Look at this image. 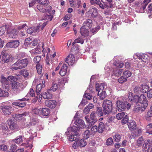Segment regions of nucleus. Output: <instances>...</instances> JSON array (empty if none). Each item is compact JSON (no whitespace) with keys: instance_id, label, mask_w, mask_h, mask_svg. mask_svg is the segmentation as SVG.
Returning <instances> with one entry per match:
<instances>
[{"instance_id":"nucleus-1","label":"nucleus","mask_w":152,"mask_h":152,"mask_svg":"<svg viewBox=\"0 0 152 152\" xmlns=\"http://www.w3.org/2000/svg\"><path fill=\"white\" fill-rule=\"evenodd\" d=\"M30 58H26L19 60L12 66L11 69L12 70L21 69L26 67L31 61Z\"/></svg>"},{"instance_id":"nucleus-2","label":"nucleus","mask_w":152,"mask_h":152,"mask_svg":"<svg viewBox=\"0 0 152 152\" xmlns=\"http://www.w3.org/2000/svg\"><path fill=\"white\" fill-rule=\"evenodd\" d=\"M115 104L118 110L119 111L128 110L131 107V104L129 103L122 100H118L116 102Z\"/></svg>"},{"instance_id":"nucleus-3","label":"nucleus","mask_w":152,"mask_h":152,"mask_svg":"<svg viewBox=\"0 0 152 152\" xmlns=\"http://www.w3.org/2000/svg\"><path fill=\"white\" fill-rule=\"evenodd\" d=\"M113 104L112 102L109 100H104L103 102V111L105 115L110 113L112 110Z\"/></svg>"},{"instance_id":"nucleus-4","label":"nucleus","mask_w":152,"mask_h":152,"mask_svg":"<svg viewBox=\"0 0 152 152\" xmlns=\"http://www.w3.org/2000/svg\"><path fill=\"white\" fill-rule=\"evenodd\" d=\"M138 102L141 104V111H144L148 105V101L145 95L141 94L140 96H138Z\"/></svg>"},{"instance_id":"nucleus-5","label":"nucleus","mask_w":152,"mask_h":152,"mask_svg":"<svg viewBox=\"0 0 152 152\" xmlns=\"http://www.w3.org/2000/svg\"><path fill=\"white\" fill-rule=\"evenodd\" d=\"M7 122L10 129L15 131L19 130V127L16 121L15 120L9 119L7 120Z\"/></svg>"},{"instance_id":"nucleus-6","label":"nucleus","mask_w":152,"mask_h":152,"mask_svg":"<svg viewBox=\"0 0 152 152\" xmlns=\"http://www.w3.org/2000/svg\"><path fill=\"white\" fill-rule=\"evenodd\" d=\"M7 34L10 37L14 39L17 37L18 32L16 29L9 26L7 27Z\"/></svg>"},{"instance_id":"nucleus-7","label":"nucleus","mask_w":152,"mask_h":152,"mask_svg":"<svg viewBox=\"0 0 152 152\" xmlns=\"http://www.w3.org/2000/svg\"><path fill=\"white\" fill-rule=\"evenodd\" d=\"M12 88L14 92L16 94L18 93L22 90V85L18 82H14L12 83Z\"/></svg>"},{"instance_id":"nucleus-8","label":"nucleus","mask_w":152,"mask_h":152,"mask_svg":"<svg viewBox=\"0 0 152 152\" xmlns=\"http://www.w3.org/2000/svg\"><path fill=\"white\" fill-rule=\"evenodd\" d=\"M87 144L86 141L83 139L75 141L72 145V147L74 149L77 148L78 147L80 148L85 147Z\"/></svg>"},{"instance_id":"nucleus-9","label":"nucleus","mask_w":152,"mask_h":152,"mask_svg":"<svg viewBox=\"0 0 152 152\" xmlns=\"http://www.w3.org/2000/svg\"><path fill=\"white\" fill-rule=\"evenodd\" d=\"M1 110L4 115H9L13 112V109L10 105H4L2 107Z\"/></svg>"},{"instance_id":"nucleus-10","label":"nucleus","mask_w":152,"mask_h":152,"mask_svg":"<svg viewBox=\"0 0 152 152\" xmlns=\"http://www.w3.org/2000/svg\"><path fill=\"white\" fill-rule=\"evenodd\" d=\"M152 144L151 141H150V140H146L142 147V152H148Z\"/></svg>"},{"instance_id":"nucleus-11","label":"nucleus","mask_w":152,"mask_h":152,"mask_svg":"<svg viewBox=\"0 0 152 152\" xmlns=\"http://www.w3.org/2000/svg\"><path fill=\"white\" fill-rule=\"evenodd\" d=\"M79 129V127L76 126L69 127L68 128L67 131L65 133L66 134L67 136H68L72 134H75V133L78 131Z\"/></svg>"},{"instance_id":"nucleus-12","label":"nucleus","mask_w":152,"mask_h":152,"mask_svg":"<svg viewBox=\"0 0 152 152\" xmlns=\"http://www.w3.org/2000/svg\"><path fill=\"white\" fill-rule=\"evenodd\" d=\"M65 61L70 66L73 65L75 62V58L72 54H69L65 58Z\"/></svg>"},{"instance_id":"nucleus-13","label":"nucleus","mask_w":152,"mask_h":152,"mask_svg":"<svg viewBox=\"0 0 152 152\" xmlns=\"http://www.w3.org/2000/svg\"><path fill=\"white\" fill-rule=\"evenodd\" d=\"M144 142V139L142 136L139 137L136 141V147H132V149L136 150V148L141 147Z\"/></svg>"},{"instance_id":"nucleus-14","label":"nucleus","mask_w":152,"mask_h":152,"mask_svg":"<svg viewBox=\"0 0 152 152\" xmlns=\"http://www.w3.org/2000/svg\"><path fill=\"white\" fill-rule=\"evenodd\" d=\"M1 54L2 55V61L3 63H5L9 62L11 59V56L5 53L4 52H2Z\"/></svg>"},{"instance_id":"nucleus-15","label":"nucleus","mask_w":152,"mask_h":152,"mask_svg":"<svg viewBox=\"0 0 152 152\" xmlns=\"http://www.w3.org/2000/svg\"><path fill=\"white\" fill-rule=\"evenodd\" d=\"M45 104L48 107L51 108H54L56 105V102L54 100H46Z\"/></svg>"},{"instance_id":"nucleus-16","label":"nucleus","mask_w":152,"mask_h":152,"mask_svg":"<svg viewBox=\"0 0 152 152\" xmlns=\"http://www.w3.org/2000/svg\"><path fill=\"white\" fill-rule=\"evenodd\" d=\"M88 13L91 17L94 18L97 15V9L95 7L91 8L88 12Z\"/></svg>"},{"instance_id":"nucleus-17","label":"nucleus","mask_w":152,"mask_h":152,"mask_svg":"<svg viewBox=\"0 0 152 152\" xmlns=\"http://www.w3.org/2000/svg\"><path fill=\"white\" fill-rule=\"evenodd\" d=\"M19 42L17 40H13L10 42H8L6 45L8 48H15L18 46Z\"/></svg>"},{"instance_id":"nucleus-18","label":"nucleus","mask_w":152,"mask_h":152,"mask_svg":"<svg viewBox=\"0 0 152 152\" xmlns=\"http://www.w3.org/2000/svg\"><path fill=\"white\" fill-rule=\"evenodd\" d=\"M128 96L129 100L131 101L134 102L136 103L138 102V101L139 100H138L139 99L138 95H134V96H133L132 93L131 92H130L128 94Z\"/></svg>"},{"instance_id":"nucleus-19","label":"nucleus","mask_w":152,"mask_h":152,"mask_svg":"<svg viewBox=\"0 0 152 152\" xmlns=\"http://www.w3.org/2000/svg\"><path fill=\"white\" fill-rule=\"evenodd\" d=\"M37 8L39 11L42 12H48V13H50V10L52 9V7L51 6H48V9H46L43 8L42 6L39 5H38L37 6Z\"/></svg>"},{"instance_id":"nucleus-20","label":"nucleus","mask_w":152,"mask_h":152,"mask_svg":"<svg viewBox=\"0 0 152 152\" xmlns=\"http://www.w3.org/2000/svg\"><path fill=\"white\" fill-rule=\"evenodd\" d=\"M128 125L130 130L133 131L137 127L136 125L135 121L133 120H130L128 123Z\"/></svg>"},{"instance_id":"nucleus-21","label":"nucleus","mask_w":152,"mask_h":152,"mask_svg":"<svg viewBox=\"0 0 152 152\" xmlns=\"http://www.w3.org/2000/svg\"><path fill=\"white\" fill-rule=\"evenodd\" d=\"M105 86L104 83H101L100 84L96 83V88L97 91H98V94H99L101 92L105 90L104 89Z\"/></svg>"},{"instance_id":"nucleus-22","label":"nucleus","mask_w":152,"mask_h":152,"mask_svg":"<svg viewBox=\"0 0 152 152\" xmlns=\"http://www.w3.org/2000/svg\"><path fill=\"white\" fill-rule=\"evenodd\" d=\"M67 66L66 64H64L61 67L59 72L60 75L63 76H64L67 73Z\"/></svg>"},{"instance_id":"nucleus-23","label":"nucleus","mask_w":152,"mask_h":152,"mask_svg":"<svg viewBox=\"0 0 152 152\" xmlns=\"http://www.w3.org/2000/svg\"><path fill=\"white\" fill-rule=\"evenodd\" d=\"M75 124L77 125L78 127L80 128H85L86 126L84 121L81 119H78L75 121L74 122Z\"/></svg>"},{"instance_id":"nucleus-24","label":"nucleus","mask_w":152,"mask_h":152,"mask_svg":"<svg viewBox=\"0 0 152 152\" xmlns=\"http://www.w3.org/2000/svg\"><path fill=\"white\" fill-rule=\"evenodd\" d=\"M83 25V26L89 29L92 26V21L90 19H87L84 22Z\"/></svg>"},{"instance_id":"nucleus-25","label":"nucleus","mask_w":152,"mask_h":152,"mask_svg":"<svg viewBox=\"0 0 152 152\" xmlns=\"http://www.w3.org/2000/svg\"><path fill=\"white\" fill-rule=\"evenodd\" d=\"M84 26H83L80 28V33L82 36H86L88 34L89 31L88 29Z\"/></svg>"},{"instance_id":"nucleus-26","label":"nucleus","mask_w":152,"mask_h":152,"mask_svg":"<svg viewBox=\"0 0 152 152\" xmlns=\"http://www.w3.org/2000/svg\"><path fill=\"white\" fill-rule=\"evenodd\" d=\"M105 126L104 124L102 122H100L99 123L97 128L98 129V132L99 133H102L104 130L105 129Z\"/></svg>"},{"instance_id":"nucleus-27","label":"nucleus","mask_w":152,"mask_h":152,"mask_svg":"<svg viewBox=\"0 0 152 152\" xmlns=\"http://www.w3.org/2000/svg\"><path fill=\"white\" fill-rule=\"evenodd\" d=\"M123 69H122L116 70L113 71L112 76L113 77L115 76V77H118L121 75Z\"/></svg>"},{"instance_id":"nucleus-28","label":"nucleus","mask_w":152,"mask_h":152,"mask_svg":"<svg viewBox=\"0 0 152 152\" xmlns=\"http://www.w3.org/2000/svg\"><path fill=\"white\" fill-rule=\"evenodd\" d=\"M113 137L115 141L118 142L120 140L121 136L120 134L117 133H113Z\"/></svg>"},{"instance_id":"nucleus-29","label":"nucleus","mask_w":152,"mask_h":152,"mask_svg":"<svg viewBox=\"0 0 152 152\" xmlns=\"http://www.w3.org/2000/svg\"><path fill=\"white\" fill-rule=\"evenodd\" d=\"M28 115V113L25 112L21 114H15V117L17 118H18L19 120L22 119L25 116Z\"/></svg>"},{"instance_id":"nucleus-30","label":"nucleus","mask_w":152,"mask_h":152,"mask_svg":"<svg viewBox=\"0 0 152 152\" xmlns=\"http://www.w3.org/2000/svg\"><path fill=\"white\" fill-rule=\"evenodd\" d=\"M50 113L49 109L47 108L42 109V115L44 116L48 115Z\"/></svg>"},{"instance_id":"nucleus-31","label":"nucleus","mask_w":152,"mask_h":152,"mask_svg":"<svg viewBox=\"0 0 152 152\" xmlns=\"http://www.w3.org/2000/svg\"><path fill=\"white\" fill-rule=\"evenodd\" d=\"M1 82L4 84L7 85L9 84V80L8 78H7L6 77L2 76L1 77ZM8 86L7 85L5 86L6 88Z\"/></svg>"},{"instance_id":"nucleus-32","label":"nucleus","mask_w":152,"mask_h":152,"mask_svg":"<svg viewBox=\"0 0 152 152\" xmlns=\"http://www.w3.org/2000/svg\"><path fill=\"white\" fill-rule=\"evenodd\" d=\"M69 136V139L71 141H73L78 138L77 137V134H70L69 135L67 136L68 137Z\"/></svg>"},{"instance_id":"nucleus-33","label":"nucleus","mask_w":152,"mask_h":152,"mask_svg":"<svg viewBox=\"0 0 152 152\" xmlns=\"http://www.w3.org/2000/svg\"><path fill=\"white\" fill-rule=\"evenodd\" d=\"M42 96L44 99H49L52 98V94L47 91L43 94Z\"/></svg>"},{"instance_id":"nucleus-34","label":"nucleus","mask_w":152,"mask_h":152,"mask_svg":"<svg viewBox=\"0 0 152 152\" xmlns=\"http://www.w3.org/2000/svg\"><path fill=\"white\" fill-rule=\"evenodd\" d=\"M33 113L39 115H42V108H34L32 110Z\"/></svg>"},{"instance_id":"nucleus-35","label":"nucleus","mask_w":152,"mask_h":152,"mask_svg":"<svg viewBox=\"0 0 152 152\" xmlns=\"http://www.w3.org/2000/svg\"><path fill=\"white\" fill-rule=\"evenodd\" d=\"M43 86L42 84L40 83L37 85L36 87V94L37 95H39L40 93V91Z\"/></svg>"},{"instance_id":"nucleus-36","label":"nucleus","mask_w":152,"mask_h":152,"mask_svg":"<svg viewBox=\"0 0 152 152\" xmlns=\"http://www.w3.org/2000/svg\"><path fill=\"white\" fill-rule=\"evenodd\" d=\"M84 42V40L82 38L80 37H79L75 39L73 42V46L76 43H80L81 44H83Z\"/></svg>"},{"instance_id":"nucleus-37","label":"nucleus","mask_w":152,"mask_h":152,"mask_svg":"<svg viewBox=\"0 0 152 152\" xmlns=\"http://www.w3.org/2000/svg\"><path fill=\"white\" fill-rule=\"evenodd\" d=\"M142 93H146L148 90L149 87L148 86L145 85H142L140 86Z\"/></svg>"},{"instance_id":"nucleus-38","label":"nucleus","mask_w":152,"mask_h":152,"mask_svg":"<svg viewBox=\"0 0 152 152\" xmlns=\"http://www.w3.org/2000/svg\"><path fill=\"white\" fill-rule=\"evenodd\" d=\"M98 95H99V97L101 100L103 99L107 96L105 90L101 92L99 94H98Z\"/></svg>"},{"instance_id":"nucleus-39","label":"nucleus","mask_w":152,"mask_h":152,"mask_svg":"<svg viewBox=\"0 0 152 152\" xmlns=\"http://www.w3.org/2000/svg\"><path fill=\"white\" fill-rule=\"evenodd\" d=\"M136 56L139 59H141L142 61L144 62L145 61V60L147 58V57L145 55L143 54H140L139 53H137L136 54Z\"/></svg>"},{"instance_id":"nucleus-40","label":"nucleus","mask_w":152,"mask_h":152,"mask_svg":"<svg viewBox=\"0 0 152 152\" xmlns=\"http://www.w3.org/2000/svg\"><path fill=\"white\" fill-rule=\"evenodd\" d=\"M32 42V40L31 38H28L26 39L24 43V45L26 46H28L31 45Z\"/></svg>"},{"instance_id":"nucleus-41","label":"nucleus","mask_w":152,"mask_h":152,"mask_svg":"<svg viewBox=\"0 0 152 152\" xmlns=\"http://www.w3.org/2000/svg\"><path fill=\"white\" fill-rule=\"evenodd\" d=\"M134 107L133 111L136 113L137 112L140 110L141 111V105L140 106L138 104H136L134 106Z\"/></svg>"},{"instance_id":"nucleus-42","label":"nucleus","mask_w":152,"mask_h":152,"mask_svg":"<svg viewBox=\"0 0 152 152\" xmlns=\"http://www.w3.org/2000/svg\"><path fill=\"white\" fill-rule=\"evenodd\" d=\"M58 88V86L57 83H53L52 86L51 87L49 91H53V92L56 91Z\"/></svg>"},{"instance_id":"nucleus-43","label":"nucleus","mask_w":152,"mask_h":152,"mask_svg":"<svg viewBox=\"0 0 152 152\" xmlns=\"http://www.w3.org/2000/svg\"><path fill=\"white\" fill-rule=\"evenodd\" d=\"M96 111L97 114L99 116H102L104 115H105L104 113V111H103V110H102V109L101 107H98Z\"/></svg>"},{"instance_id":"nucleus-44","label":"nucleus","mask_w":152,"mask_h":152,"mask_svg":"<svg viewBox=\"0 0 152 152\" xmlns=\"http://www.w3.org/2000/svg\"><path fill=\"white\" fill-rule=\"evenodd\" d=\"M9 93L7 91H5L1 89L0 88V97L7 96H9Z\"/></svg>"},{"instance_id":"nucleus-45","label":"nucleus","mask_w":152,"mask_h":152,"mask_svg":"<svg viewBox=\"0 0 152 152\" xmlns=\"http://www.w3.org/2000/svg\"><path fill=\"white\" fill-rule=\"evenodd\" d=\"M88 89L85 92V94L83 96L84 98L87 99L88 100H90L92 98V96L90 94H89L88 92Z\"/></svg>"},{"instance_id":"nucleus-46","label":"nucleus","mask_w":152,"mask_h":152,"mask_svg":"<svg viewBox=\"0 0 152 152\" xmlns=\"http://www.w3.org/2000/svg\"><path fill=\"white\" fill-rule=\"evenodd\" d=\"M134 92L136 94H140L142 93L141 89L140 86H136L134 89Z\"/></svg>"},{"instance_id":"nucleus-47","label":"nucleus","mask_w":152,"mask_h":152,"mask_svg":"<svg viewBox=\"0 0 152 152\" xmlns=\"http://www.w3.org/2000/svg\"><path fill=\"white\" fill-rule=\"evenodd\" d=\"M114 143L113 139L111 137L109 138L106 142V145L107 146L111 145Z\"/></svg>"},{"instance_id":"nucleus-48","label":"nucleus","mask_w":152,"mask_h":152,"mask_svg":"<svg viewBox=\"0 0 152 152\" xmlns=\"http://www.w3.org/2000/svg\"><path fill=\"white\" fill-rule=\"evenodd\" d=\"M36 68L37 70L38 73L39 74H41L42 70V65L39 64H37L36 65Z\"/></svg>"},{"instance_id":"nucleus-49","label":"nucleus","mask_w":152,"mask_h":152,"mask_svg":"<svg viewBox=\"0 0 152 152\" xmlns=\"http://www.w3.org/2000/svg\"><path fill=\"white\" fill-rule=\"evenodd\" d=\"M91 134L89 130H86L84 133V137L85 139H88L90 136V135Z\"/></svg>"},{"instance_id":"nucleus-50","label":"nucleus","mask_w":152,"mask_h":152,"mask_svg":"<svg viewBox=\"0 0 152 152\" xmlns=\"http://www.w3.org/2000/svg\"><path fill=\"white\" fill-rule=\"evenodd\" d=\"M14 141L16 143L18 144L21 143L23 141L22 136H18L14 140Z\"/></svg>"},{"instance_id":"nucleus-51","label":"nucleus","mask_w":152,"mask_h":152,"mask_svg":"<svg viewBox=\"0 0 152 152\" xmlns=\"http://www.w3.org/2000/svg\"><path fill=\"white\" fill-rule=\"evenodd\" d=\"M125 114V113L123 112L118 113L116 115V118L118 120H120L123 117Z\"/></svg>"},{"instance_id":"nucleus-52","label":"nucleus","mask_w":152,"mask_h":152,"mask_svg":"<svg viewBox=\"0 0 152 152\" xmlns=\"http://www.w3.org/2000/svg\"><path fill=\"white\" fill-rule=\"evenodd\" d=\"M148 4L146 3H144L143 2L142 4V7L140 8L139 11V12L141 13H143L144 12V10L146 8V7Z\"/></svg>"},{"instance_id":"nucleus-53","label":"nucleus","mask_w":152,"mask_h":152,"mask_svg":"<svg viewBox=\"0 0 152 152\" xmlns=\"http://www.w3.org/2000/svg\"><path fill=\"white\" fill-rule=\"evenodd\" d=\"M111 1L108 2H104V8H109L113 7V5L111 4Z\"/></svg>"},{"instance_id":"nucleus-54","label":"nucleus","mask_w":152,"mask_h":152,"mask_svg":"<svg viewBox=\"0 0 152 152\" xmlns=\"http://www.w3.org/2000/svg\"><path fill=\"white\" fill-rule=\"evenodd\" d=\"M124 116V117L123 119L121 120V123L123 124H125L127 123L129 120L128 117L127 115H126Z\"/></svg>"},{"instance_id":"nucleus-55","label":"nucleus","mask_w":152,"mask_h":152,"mask_svg":"<svg viewBox=\"0 0 152 152\" xmlns=\"http://www.w3.org/2000/svg\"><path fill=\"white\" fill-rule=\"evenodd\" d=\"M91 134L94 133L96 132H98L97 126L96 125L92 126L91 128Z\"/></svg>"},{"instance_id":"nucleus-56","label":"nucleus","mask_w":152,"mask_h":152,"mask_svg":"<svg viewBox=\"0 0 152 152\" xmlns=\"http://www.w3.org/2000/svg\"><path fill=\"white\" fill-rule=\"evenodd\" d=\"M123 75L126 78L129 77L131 76L132 73L131 72L126 71L124 72Z\"/></svg>"},{"instance_id":"nucleus-57","label":"nucleus","mask_w":152,"mask_h":152,"mask_svg":"<svg viewBox=\"0 0 152 152\" xmlns=\"http://www.w3.org/2000/svg\"><path fill=\"white\" fill-rule=\"evenodd\" d=\"M127 78L124 76H121L118 79V82L121 83H122L127 80Z\"/></svg>"},{"instance_id":"nucleus-58","label":"nucleus","mask_w":152,"mask_h":152,"mask_svg":"<svg viewBox=\"0 0 152 152\" xmlns=\"http://www.w3.org/2000/svg\"><path fill=\"white\" fill-rule=\"evenodd\" d=\"M145 116L146 118L152 117V110H150L145 113Z\"/></svg>"},{"instance_id":"nucleus-59","label":"nucleus","mask_w":152,"mask_h":152,"mask_svg":"<svg viewBox=\"0 0 152 152\" xmlns=\"http://www.w3.org/2000/svg\"><path fill=\"white\" fill-rule=\"evenodd\" d=\"M53 18V16L52 15L50 14L49 13V15H46L45 17L44 18V19L48 20H51Z\"/></svg>"},{"instance_id":"nucleus-60","label":"nucleus","mask_w":152,"mask_h":152,"mask_svg":"<svg viewBox=\"0 0 152 152\" xmlns=\"http://www.w3.org/2000/svg\"><path fill=\"white\" fill-rule=\"evenodd\" d=\"M7 78L8 80L11 81V82H15V81L17 80V79L16 78L12 76H8L7 77Z\"/></svg>"},{"instance_id":"nucleus-61","label":"nucleus","mask_w":152,"mask_h":152,"mask_svg":"<svg viewBox=\"0 0 152 152\" xmlns=\"http://www.w3.org/2000/svg\"><path fill=\"white\" fill-rule=\"evenodd\" d=\"M96 116V114L95 112L94 111L92 112L90 115V119L91 120L97 119L95 118Z\"/></svg>"},{"instance_id":"nucleus-62","label":"nucleus","mask_w":152,"mask_h":152,"mask_svg":"<svg viewBox=\"0 0 152 152\" xmlns=\"http://www.w3.org/2000/svg\"><path fill=\"white\" fill-rule=\"evenodd\" d=\"M21 74L24 77H27L28 76L29 73L26 70H23L20 72Z\"/></svg>"},{"instance_id":"nucleus-63","label":"nucleus","mask_w":152,"mask_h":152,"mask_svg":"<svg viewBox=\"0 0 152 152\" xmlns=\"http://www.w3.org/2000/svg\"><path fill=\"white\" fill-rule=\"evenodd\" d=\"M38 122V121L37 119L36 118H32L30 121V124L31 125H35Z\"/></svg>"},{"instance_id":"nucleus-64","label":"nucleus","mask_w":152,"mask_h":152,"mask_svg":"<svg viewBox=\"0 0 152 152\" xmlns=\"http://www.w3.org/2000/svg\"><path fill=\"white\" fill-rule=\"evenodd\" d=\"M38 1V3L41 4H47L49 3V1L47 0H37Z\"/></svg>"}]
</instances>
